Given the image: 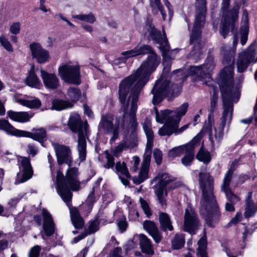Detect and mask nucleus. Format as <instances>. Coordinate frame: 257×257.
<instances>
[{
    "instance_id": "f257e3e1",
    "label": "nucleus",
    "mask_w": 257,
    "mask_h": 257,
    "mask_svg": "<svg viewBox=\"0 0 257 257\" xmlns=\"http://www.w3.org/2000/svg\"><path fill=\"white\" fill-rule=\"evenodd\" d=\"M237 43L238 38L236 35H234L233 49L222 51L224 68L220 73V81L219 84L222 96L223 111L218 126L214 129V135H210L209 137V141L213 150L215 147H218L221 142L225 126L226 125L227 130L229 127L233 110L232 100L234 97L238 96V90L233 87V84L234 55Z\"/></svg>"
},
{
    "instance_id": "f03ea898",
    "label": "nucleus",
    "mask_w": 257,
    "mask_h": 257,
    "mask_svg": "<svg viewBox=\"0 0 257 257\" xmlns=\"http://www.w3.org/2000/svg\"><path fill=\"white\" fill-rule=\"evenodd\" d=\"M199 188L202 191L200 213L207 225L213 227L219 221L221 213L213 193V179L206 172L199 174Z\"/></svg>"
},
{
    "instance_id": "7ed1b4c3",
    "label": "nucleus",
    "mask_w": 257,
    "mask_h": 257,
    "mask_svg": "<svg viewBox=\"0 0 257 257\" xmlns=\"http://www.w3.org/2000/svg\"><path fill=\"white\" fill-rule=\"evenodd\" d=\"M160 63V57L156 53L149 55L136 72L125 78L119 85L120 100L124 101L126 94L133 91L140 93L149 80L151 74L155 71Z\"/></svg>"
},
{
    "instance_id": "20e7f679",
    "label": "nucleus",
    "mask_w": 257,
    "mask_h": 257,
    "mask_svg": "<svg viewBox=\"0 0 257 257\" xmlns=\"http://www.w3.org/2000/svg\"><path fill=\"white\" fill-rule=\"evenodd\" d=\"M78 175V169L75 167L67 171L66 178H64L61 171L58 170L57 172V192L67 205L72 198L71 190L76 191L80 188Z\"/></svg>"
},
{
    "instance_id": "39448f33",
    "label": "nucleus",
    "mask_w": 257,
    "mask_h": 257,
    "mask_svg": "<svg viewBox=\"0 0 257 257\" xmlns=\"http://www.w3.org/2000/svg\"><path fill=\"white\" fill-rule=\"evenodd\" d=\"M68 125L73 133L78 134L77 150L79 159L83 161L86 158V137L87 135L88 123L86 121L83 122L79 115L73 113L70 115Z\"/></svg>"
},
{
    "instance_id": "423d86ee",
    "label": "nucleus",
    "mask_w": 257,
    "mask_h": 257,
    "mask_svg": "<svg viewBox=\"0 0 257 257\" xmlns=\"http://www.w3.org/2000/svg\"><path fill=\"white\" fill-rule=\"evenodd\" d=\"M230 0H222L221 10L223 21L222 23L220 33L225 38L230 31L234 29L235 23L238 19V11L240 9L239 4H235L234 6L228 10Z\"/></svg>"
},
{
    "instance_id": "0eeeda50",
    "label": "nucleus",
    "mask_w": 257,
    "mask_h": 257,
    "mask_svg": "<svg viewBox=\"0 0 257 257\" xmlns=\"http://www.w3.org/2000/svg\"><path fill=\"white\" fill-rule=\"evenodd\" d=\"M143 128L147 136V143L141 170L139 175L135 176L133 179L134 183L137 185L142 183L148 178L152 149L153 146L154 134L152 129L147 125H144Z\"/></svg>"
},
{
    "instance_id": "6e6552de",
    "label": "nucleus",
    "mask_w": 257,
    "mask_h": 257,
    "mask_svg": "<svg viewBox=\"0 0 257 257\" xmlns=\"http://www.w3.org/2000/svg\"><path fill=\"white\" fill-rule=\"evenodd\" d=\"M144 30L148 32V39L149 40H152L155 43L159 44V48L162 52V56L164 59L168 60L174 59L172 53L176 50H170L165 33L163 36L161 32L157 30L150 21L147 22Z\"/></svg>"
},
{
    "instance_id": "1a4fd4ad",
    "label": "nucleus",
    "mask_w": 257,
    "mask_h": 257,
    "mask_svg": "<svg viewBox=\"0 0 257 257\" xmlns=\"http://www.w3.org/2000/svg\"><path fill=\"white\" fill-rule=\"evenodd\" d=\"M170 71V67L164 68L161 78L156 81L151 91L153 94L152 102L154 105L160 103L170 92L174 91L172 86L170 88L169 81L167 78Z\"/></svg>"
},
{
    "instance_id": "9d476101",
    "label": "nucleus",
    "mask_w": 257,
    "mask_h": 257,
    "mask_svg": "<svg viewBox=\"0 0 257 257\" xmlns=\"http://www.w3.org/2000/svg\"><path fill=\"white\" fill-rule=\"evenodd\" d=\"M98 128L107 135L112 136L110 139L111 144L118 138L119 131V122L118 120L111 114H107L102 116L98 124Z\"/></svg>"
},
{
    "instance_id": "9b49d317",
    "label": "nucleus",
    "mask_w": 257,
    "mask_h": 257,
    "mask_svg": "<svg viewBox=\"0 0 257 257\" xmlns=\"http://www.w3.org/2000/svg\"><path fill=\"white\" fill-rule=\"evenodd\" d=\"M156 119L157 122L163 123L164 125L161 127L158 131L159 135L161 136H170L175 133L177 128H178V123L173 120L171 117L173 116L169 114V111H161L159 113L155 108Z\"/></svg>"
},
{
    "instance_id": "f8f14e48",
    "label": "nucleus",
    "mask_w": 257,
    "mask_h": 257,
    "mask_svg": "<svg viewBox=\"0 0 257 257\" xmlns=\"http://www.w3.org/2000/svg\"><path fill=\"white\" fill-rule=\"evenodd\" d=\"M118 94L119 101L122 104L121 110L123 112L124 116L126 113L130 104H131L130 122L131 123V127L136 128L138 125L136 119V112L138 108L137 102L140 93L130 90V92L126 94V97L124 101H121L119 93Z\"/></svg>"
},
{
    "instance_id": "ddd939ff",
    "label": "nucleus",
    "mask_w": 257,
    "mask_h": 257,
    "mask_svg": "<svg viewBox=\"0 0 257 257\" xmlns=\"http://www.w3.org/2000/svg\"><path fill=\"white\" fill-rule=\"evenodd\" d=\"M58 73L61 79L65 82L76 85L80 84V67L78 65L70 63L63 65L59 67Z\"/></svg>"
},
{
    "instance_id": "4468645a",
    "label": "nucleus",
    "mask_w": 257,
    "mask_h": 257,
    "mask_svg": "<svg viewBox=\"0 0 257 257\" xmlns=\"http://www.w3.org/2000/svg\"><path fill=\"white\" fill-rule=\"evenodd\" d=\"M17 166L19 172L17 174L15 182L16 185L29 180L33 175V169L29 158L19 156L18 158Z\"/></svg>"
},
{
    "instance_id": "2eb2a0df",
    "label": "nucleus",
    "mask_w": 257,
    "mask_h": 257,
    "mask_svg": "<svg viewBox=\"0 0 257 257\" xmlns=\"http://www.w3.org/2000/svg\"><path fill=\"white\" fill-rule=\"evenodd\" d=\"M256 43L254 42L250 44L247 49L239 53L236 62L238 72H244L249 65L254 60V56L256 55Z\"/></svg>"
},
{
    "instance_id": "dca6fc26",
    "label": "nucleus",
    "mask_w": 257,
    "mask_h": 257,
    "mask_svg": "<svg viewBox=\"0 0 257 257\" xmlns=\"http://www.w3.org/2000/svg\"><path fill=\"white\" fill-rule=\"evenodd\" d=\"M155 179L159 181L156 186L155 193L157 196L159 203L162 205H166V197L167 193L166 186L174 180V178L166 173H160L156 177Z\"/></svg>"
},
{
    "instance_id": "f3484780",
    "label": "nucleus",
    "mask_w": 257,
    "mask_h": 257,
    "mask_svg": "<svg viewBox=\"0 0 257 257\" xmlns=\"http://www.w3.org/2000/svg\"><path fill=\"white\" fill-rule=\"evenodd\" d=\"M237 164L236 160H235L231 164L230 168L225 173L222 184L221 185V191L224 192L226 198L229 202L235 204L240 200L239 197L234 194L230 188V183L231 180L233 171L235 169V165Z\"/></svg>"
},
{
    "instance_id": "a211bd4d",
    "label": "nucleus",
    "mask_w": 257,
    "mask_h": 257,
    "mask_svg": "<svg viewBox=\"0 0 257 257\" xmlns=\"http://www.w3.org/2000/svg\"><path fill=\"white\" fill-rule=\"evenodd\" d=\"M199 226L200 222L197 213L192 207L188 206L185 210L184 231L191 235L195 234Z\"/></svg>"
},
{
    "instance_id": "6ab92c4d",
    "label": "nucleus",
    "mask_w": 257,
    "mask_h": 257,
    "mask_svg": "<svg viewBox=\"0 0 257 257\" xmlns=\"http://www.w3.org/2000/svg\"><path fill=\"white\" fill-rule=\"evenodd\" d=\"M59 165L63 164L70 166L72 162V155L70 148L66 145L52 142Z\"/></svg>"
},
{
    "instance_id": "aec40b11",
    "label": "nucleus",
    "mask_w": 257,
    "mask_h": 257,
    "mask_svg": "<svg viewBox=\"0 0 257 257\" xmlns=\"http://www.w3.org/2000/svg\"><path fill=\"white\" fill-rule=\"evenodd\" d=\"M202 138V134L199 133L190 142V145L185 152V155L182 158V163L185 166H190L194 158V149L198 147Z\"/></svg>"
},
{
    "instance_id": "412c9836",
    "label": "nucleus",
    "mask_w": 257,
    "mask_h": 257,
    "mask_svg": "<svg viewBox=\"0 0 257 257\" xmlns=\"http://www.w3.org/2000/svg\"><path fill=\"white\" fill-rule=\"evenodd\" d=\"M32 56L40 64L47 62L50 58L49 53L38 43H33L29 46Z\"/></svg>"
},
{
    "instance_id": "4be33fe9",
    "label": "nucleus",
    "mask_w": 257,
    "mask_h": 257,
    "mask_svg": "<svg viewBox=\"0 0 257 257\" xmlns=\"http://www.w3.org/2000/svg\"><path fill=\"white\" fill-rule=\"evenodd\" d=\"M196 11L193 29H201L205 23L206 12V0H196Z\"/></svg>"
},
{
    "instance_id": "5701e85b",
    "label": "nucleus",
    "mask_w": 257,
    "mask_h": 257,
    "mask_svg": "<svg viewBox=\"0 0 257 257\" xmlns=\"http://www.w3.org/2000/svg\"><path fill=\"white\" fill-rule=\"evenodd\" d=\"M155 53L152 47L148 45H138L131 50L122 52L121 55L125 56V58H119L117 61H121L122 62L125 63L126 59L128 58L140 55H151V54Z\"/></svg>"
},
{
    "instance_id": "b1692460",
    "label": "nucleus",
    "mask_w": 257,
    "mask_h": 257,
    "mask_svg": "<svg viewBox=\"0 0 257 257\" xmlns=\"http://www.w3.org/2000/svg\"><path fill=\"white\" fill-rule=\"evenodd\" d=\"M46 129L43 127L33 128L32 132L18 130L16 137L32 138L34 140L42 144L46 140Z\"/></svg>"
},
{
    "instance_id": "393cba45",
    "label": "nucleus",
    "mask_w": 257,
    "mask_h": 257,
    "mask_svg": "<svg viewBox=\"0 0 257 257\" xmlns=\"http://www.w3.org/2000/svg\"><path fill=\"white\" fill-rule=\"evenodd\" d=\"M40 72L45 86L49 89H56L60 85L59 80L54 73H49L40 68Z\"/></svg>"
},
{
    "instance_id": "a878e982",
    "label": "nucleus",
    "mask_w": 257,
    "mask_h": 257,
    "mask_svg": "<svg viewBox=\"0 0 257 257\" xmlns=\"http://www.w3.org/2000/svg\"><path fill=\"white\" fill-rule=\"evenodd\" d=\"M213 68V65L211 60L202 66H194L191 67V71L192 72L201 80L209 79L210 78V72Z\"/></svg>"
},
{
    "instance_id": "bb28decb",
    "label": "nucleus",
    "mask_w": 257,
    "mask_h": 257,
    "mask_svg": "<svg viewBox=\"0 0 257 257\" xmlns=\"http://www.w3.org/2000/svg\"><path fill=\"white\" fill-rule=\"evenodd\" d=\"M143 227L152 236L156 243H159L162 240V233L159 230L157 225L154 222L151 220H146L143 223Z\"/></svg>"
},
{
    "instance_id": "cd10ccee",
    "label": "nucleus",
    "mask_w": 257,
    "mask_h": 257,
    "mask_svg": "<svg viewBox=\"0 0 257 257\" xmlns=\"http://www.w3.org/2000/svg\"><path fill=\"white\" fill-rule=\"evenodd\" d=\"M44 222L43 228L45 234L48 236H51L55 231V224L51 215L45 209L42 211Z\"/></svg>"
},
{
    "instance_id": "c85d7f7f",
    "label": "nucleus",
    "mask_w": 257,
    "mask_h": 257,
    "mask_svg": "<svg viewBox=\"0 0 257 257\" xmlns=\"http://www.w3.org/2000/svg\"><path fill=\"white\" fill-rule=\"evenodd\" d=\"M40 70V68L39 69L38 67L35 68L34 65L31 66L25 80L26 83L28 86L37 88L41 85V81L36 74V72H38Z\"/></svg>"
},
{
    "instance_id": "c756f323",
    "label": "nucleus",
    "mask_w": 257,
    "mask_h": 257,
    "mask_svg": "<svg viewBox=\"0 0 257 257\" xmlns=\"http://www.w3.org/2000/svg\"><path fill=\"white\" fill-rule=\"evenodd\" d=\"M140 245L143 252L149 255L154 253L152 241L146 235L140 234L139 235Z\"/></svg>"
},
{
    "instance_id": "7c9ffc66",
    "label": "nucleus",
    "mask_w": 257,
    "mask_h": 257,
    "mask_svg": "<svg viewBox=\"0 0 257 257\" xmlns=\"http://www.w3.org/2000/svg\"><path fill=\"white\" fill-rule=\"evenodd\" d=\"M160 227L163 232L172 231L174 230L170 217L166 213L160 212L159 213Z\"/></svg>"
},
{
    "instance_id": "2f4dec72",
    "label": "nucleus",
    "mask_w": 257,
    "mask_h": 257,
    "mask_svg": "<svg viewBox=\"0 0 257 257\" xmlns=\"http://www.w3.org/2000/svg\"><path fill=\"white\" fill-rule=\"evenodd\" d=\"M7 115L13 120L22 123L29 121L32 117V115L27 112H17L13 110H9Z\"/></svg>"
},
{
    "instance_id": "473e14b6",
    "label": "nucleus",
    "mask_w": 257,
    "mask_h": 257,
    "mask_svg": "<svg viewBox=\"0 0 257 257\" xmlns=\"http://www.w3.org/2000/svg\"><path fill=\"white\" fill-rule=\"evenodd\" d=\"M188 106L189 105L187 102H184L178 107L175 111L169 109L164 110V111H170L169 114L173 115L171 118L176 122V123L179 124L181 117L186 114Z\"/></svg>"
},
{
    "instance_id": "72a5a7b5",
    "label": "nucleus",
    "mask_w": 257,
    "mask_h": 257,
    "mask_svg": "<svg viewBox=\"0 0 257 257\" xmlns=\"http://www.w3.org/2000/svg\"><path fill=\"white\" fill-rule=\"evenodd\" d=\"M252 192L248 193L247 198L246 199L245 212L244 215L245 217L248 218L252 216L257 211V207H256L251 199Z\"/></svg>"
},
{
    "instance_id": "f704fd0d",
    "label": "nucleus",
    "mask_w": 257,
    "mask_h": 257,
    "mask_svg": "<svg viewBox=\"0 0 257 257\" xmlns=\"http://www.w3.org/2000/svg\"><path fill=\"white\" fill-rule=\"evenodd\" d=\"M71 219L74 227L76 228H81L84 225V221L80 216L79 212L76 208L70 209Z\"/></svg>"
},
{
    "instance_id": "c9c22d12",
    "label": "nucleus",
    "mask_w": 257,
    "mask_h": 257,
    "mask_svg": "<svg viewBox=\"0 0 257 257\" xmlns=\"http://www.w3.org/2000/svg\"><path fill=\"white\" fill-rule=\"evenodd\" d=\"M243 18L244 19V24L240 29V43L242 45H244L247 42L248 34V14L246 10L243 11Z\"/></svg>"
},
{
    "instance_id": "e433bc0d",
    "label": "nucleus",
    "mask_w": 257,
    "mask_h": 257,
    "mask_svg": "<svg viewBox=\"0 0 257 257\" xmlns=\"http://www.w3.org/2000/svg\"><path fill=\"white\" fill-rule=\"evenodd\" d=\"M198 247L197 251V257H208L206 252L207 238L205 233L198 242Z\"/></svg>"
},
{
    "instance_id": "4c0bfd02",
    "label": "nucleus",
    "mask_w": 257,
    "mask_h": 257,
    "mask_svg": "<svg viewBox=\"0 0 257 257\" xmlns=\"http://www.w3.org/2000/svg\"><path fill=\"white\" fill-rule=\"evenodd\" d=\"M73 104L69 101L55 99L52 101V109L56 110H61L72 107Z\"/></svg>"
},
{
    "instance_id": "58836bf2",
    "label": "nucleus",
    "mask_w": 257,
    "mask_h": 257,
    "mask_svg": "<svg viewBox=\"0 0 257 257\" xmlns=\"http://www.w3.org/2000/svg\"><path fill=\"white\" fill-rule=\"evenodd\" d=\"M0 130L5 131L9 135L16 137L18 131V129L15 128L8 120L5 119H0Z\"/></svg>"
},
{
    "instance_id": "ea45409f",
    "label": "nucleus",
    "mask_w": 257,
    "mask_h": 257,
    "mask_svg": "<svg viewBox=\"0 0 257 257\" xmlns=\"http://www.w3.org/2000/svg\"><path fill=\"white\" fill-rule=\"evenodd\" d=\"M17 102L19 104L30 108H38L40 107L41 105V102L39 99H34L32 100L19 99Z\"/></svg>"
},
{
    "instance_id": "a19ab883",
    "label": "nucleus",
    "mask_w": 257,
    "mask_h": 257,
    "mask_svg": "<svg viewBox=\"0 0 257 257\" xmlns=\"http://www.w3.org/2000/svg\"><path fill=\"white\" fill-rule=\"evenodd\" d=\"M172 246L174 249L182 248L185 244L184 235L181 233L176 234L171 241Z\"/></svg>"
},
{
    "instance_id": "79ce46f5",
    "label": "nucleus",
    "mask_w": 257,
    "mask_h": 257,
    "mask_svg": "<svg viewBox=\"0 0 257 257\" xmlns=\"http://www.w3.org/2000/svg\"><path fill=\"white\" fill-rule=\"evenodd\" d=\"M72 18L90 24H93L96 20L94 15L92 13H89L88 14L73 15Z\"/></svg>"
},
{
    "instance_id": "37998d69",
    "label": "nucleus",
    "mask_w": 257,
    "mask_h": 257,
    "mask_svg": "<svg viewBox=\"0 0 257 257\" xmlns=\"http://www.w3.org/2000/svg\"><path fill=\"white\" fill-rule=\"evenodd\" d=\"M190 145V143L183 146H180L177 147H175L169 152V156L171 157H175L176 156H180L185 153V152Z\"/></svg>"
},
{
    "instance_id": "c03bdc74",
    "label": "nucleus",
    "mask_w": 257,
    "mask_h": 257,
    "mask_svg": "<svg viewBox=\"0 0 257 257\" xmlns=\"http://www.w3.org/2000/svg\"><path fill=\"white\" fill-rule=\"evenodd\" d=\"M196 158L200 161L205 164L208 163L211 160V157L209 152L205 151L202 146L196 155Z\"/></svg>"
},
{
    "instance_id": "a18cd8bd",
    "label": "nucleus",
    "mask_w": 257,
    "mask_h": 257,
    "mask_svg": "<svg viewBox=\"0 0 257 257\" xmlns=\"http://www.w3.org/2000/svg\"><path fill=\"white\" fill-rule=\"evenodd\" d=\"M115 169L117 172L119 173L122 175H124L125 178H130L131 175L128 173L126 164L124 162H117L115 165Z\"/></svg>"
},
{
    "instance_id": "49530a36",
    "label": "nucleus",
    "mask_w": 257,
    "mask_h": 257,
    "mask_svg": "<svg viewBox=\"0 0 257 257\" xmlns=\"http://www.w3.org/2000/svg\"><path fill=\"white\" fill-rule=\"evenodd\" d=\"M150 5L153 9H158L161 13L164 20L166 19V14L163 11L160 0H150Z\"/></svg>"
},
{
    "instance_id": "de8ad7c7",
    "label": "nucleus",
    "mask_w": 257,
    "mask_h": 257,
    "mask_svg": "<svg viewBox=\"0 0 257 257\" xmlns=\"http://www.w3.org/2000/svg\"><path fill=\"white\" fill-rule=\"evenodd\" d=\"M68 95L73 101L78 100L80 96V92L76 88L71 87L68 90Z\"/></svg>"
},
{
    "instance_id": "09e8293b",
    "label": "nucleus",
    "mask_w": 257,
    "mask_h": 257,
    "mask_svg": "<svg viewBox=\"0 0 257 257\" xmlns=\"http://www.w3.org/2000/svg\"><path fill=\"white\" fill-rule=\"evenodd\" d=\"M98 225L99 222L97 219H95L94 220L91 221L90 222L88 230H86L84 233H87L88 235V234H91L96 232L98 230Z\"/></svg>"
},
{
    "instance_id": "8fccbe9b",
    "label": "nucleus",
    "mask_w": 257,
    "mask_h": 257,
    "mask_svg": "<svg viewBox=\"0 0 257 257\" xmlns=\"http://www.w3.org/2000/svg\"><path fill=\"white\" fill-rule=\"evenodd\" d=\"M8 245L9 241L7 236L0 231V251L7 248Z\"/></svg>"
},
{
    "instance_id": "3c124183",
    "label": "nucleus",
    "mask_w": 257,
    "mask_h": 257,
    "mask_svg": "<svg viewBox=\"0 0 257 257\" xmlns=\"http://www.w3.org/2000/svg\"><path fill=\"white\" fill-rule=\"evenodd\" d=\"M140 202L145 214L149 217L152 215V212L148 202L142 198H140Z\"/></svg>"
},
{
    "instance_id": "603ef678",
    "label": "nucleus",
    "mask_w": 257,
    "mask_h": 257,
    "mask_svg": "<svg viewBox=\"0 0 257 257\" xmlns=\"http://www.w3.org/2000/svg\"><path fill=\"white\" fill-rule=\"evenodd\" d=\"M0 42L2 45L8 51L12 52L13 47L10 42L3 36H0Z\"/></svg>"
},
{
    "instance_id": "864d4df0",
    "label": "nucleus",
    "mask_w": 257,
    "mask_h": 257,
    "mask_svg": "<svg viewBox=\"0 0 257 257\" xmlns=\"http://www.w3.org/2000/svg\"><path fill=\"white\" fill-rule=\"evenodd\" d=\"M153 157L156 164L160 165L162 163V152L158 149H155L153 151Z\"/></svg>"
},
{
    "instance_id": "5fc2aeb1",
    "label": "nucleus",
    "mask_w": 257,
    "mask_h": 257,
    "mask_svg": "<svg viewBox=\"0 0 257 257\" xmlns=\"http://www.w3.org/2000/svg\"><path fill=\"white\" fill-rule=\"evenodd\" d=\"M217 97L214 93V95L211 100L210 113L208 114V119L209 120L210 119L212 114L213 113V112H214V111L215 109V107L217 104Z\"/></svg>"
},
{
    "instance_id": "6e6d98bb",
    "label": "nucleus",
    "mask_w": 257,
    "mask_h": 257,
    "mask_svg": "<svg viewBox=\"0 0 257 257\" xmlns=\"http://www.w3.org/2000/svg\"><path fill=\"white\" fill-rule=\"evenodd\" d=\"M107 163L104 165L105 168L109 169L112 168L114 165V160L113 157L110 155L107 152L106 154Z\"/></svg>"
},
{
    "instance_id": "4d7b16f0",
    "label": "nucleus",
    "mask_w": 257,
    "mask_h": 257,
    "mask_svg": "<svg viewBox=\"0 0 257 257\" xmlns=\"http://www.w3.org/2000/svg\"><path fill=\"white\" fill-rule=\"evenodd\" d=\"M20 23L19 22H16L11 25L10 28L11 33L14 35L19 34L20 32Z\"/></svg>"
},
{
    "instance_id": "13d9d810",
    "label": "nucleus",
    "mask_w": 257,
    "mask_h": 257,
    "mask_svg": "<svg viewBox=\"0 0 257 257\" xmlns=\"http://www.w3.org/2000/svg\"><path fill=\"white\" fill-rule=\"evenodd\" d=\"M40 247L38 245L35 246L30 250L29 257H39L40 254Z\"/></svg>"
},
{
    "instance_id": "bf43d9fd",
    "label": "nucleus",
    "mask_w": 257,
    "mask_h": 257,
    "mask_svg": "<svg viewBox=\"0 0 257 257\" xmlns=\"http://www.w3.org/2000/svg\"><path fill=\"white\" fill-rule=\"evenodd\" d=\"M125 146H126L125 143H123V141L120 142L119 145L114 148V154L116 155L121 152L124 149H126Z\"/></svg>"
},
{
    "instance_id": "052dcab7",
    "label": "nucleus",
    "mask_w": 257,
    "mask_h": 257,
    "mask_svg": "<svg viewBox=\"0 0 257 257\" xmlns=\"http://www.w3.org/2000/svg\"><path fill=\"white\" fill-rule=\"evenodd\" d=\"M241 214L239 212L236 213L235 216L229 222L228 225H231L232 224H236L241 220Z\"/></svg>"
},
{
    "instance_id": "680f3d73",
    "label": "nucleus",
    "mask_w": 257,
    "mask_h": 257,
    "mask_svg": "<svg viewBox=\"0 0 257 257\" xmlns=\"http://www.w3.org/2000/svg\"><path fill=\"white\" fill-rule=\"evenodd\" d=\"M28 153L31 154L32 156H34L37 154L38 152V149L34 145L29 144L28 146Z\"/></svg>"
},
{
    "instance_id": "e2e57ef3",
    "label": "nucleus",
    "mask_w": 257,
    "mask_h": 257,
    "mask_svg": "<svg viewBox=\"0 0 257 257\" xmlns=\"http://www.w3.org/2000/svg\"><path fill=\"white\" fill-rule=\"evenodd\" d=\"M96 201L94 197V189L93 188L92 191L90 192L87 198V201L88 203H93Z\"/></svg>"
},
{
    "instance_id": "0e129e2a",
    "label": "nucleus",
    "mask_w": 257,
    "mask_h": 257,
    "mask_svg": "<svg viewBox=\"0 0 257 257\" xmlns=\"http://www.w3.org/2000/svg\"><path fill=\"white\" fill-rule=\"evenodd\" d=\"M47 158H48V162L50 164V170H51V174H52V176L53 177L54 176V169H53V163H54V159L53 158V157H52V156L50 155V154H48V155H47Z\"/></svg>"
},
{
    "instance_id": "69168bd1",
    "label": "nucleus",
    "mask_w": 257,
    "mask_h": 257,
    "mask_svg": "<svg viewBox=\"0 0 257 257\" xmlns=\"http://www.w3.org/2000/svg\"><path fill=\"white\" fill-rule=\"evenodd\" d=\"M123 143H125L126 144V146H125L126 149L130 148H134L136 146V143L134 141H132L131 140L126 139L125 140H123Z\"/></svg>"
},
{
    "instance_id": "338daca9",
    "label": "nucleus",
    "mask_w": 257,
    "mask_h": 257,
    "mask_svg": "<svg viewBox=\"0 0 257 257\" xmlns=\"http://www.w3.org/2000/svg\"><path fill=\"white\" fill-rule=\"evenodd\" d=\"M118 226L121 232H123L125 230L127 224L126 222L124 220H120L118 222Z\"/></svg>"
},
{
    "instance_id": "774afa93",
    "label": "nucleus",
    "mask_w": 257,
    "mask_h": 257,
    "mask_svg": "<svg viewBox=\"0 0 257 257\" xmlns=\"http://www.w3.org/2000/svg\"><path fill=\"white\" fill-rule=\"evenodd\" d=\"M81 27L84 30L89 33H91L93 31V27L88 24H83L81 25Z\"/></svg>"
}]
</instances>
